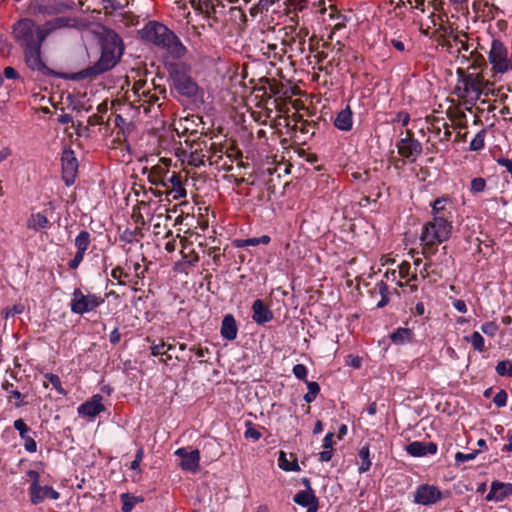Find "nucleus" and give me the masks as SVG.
I'll return each mask as SVG.
<instances>
[{
	"label": "nucleus",
	"mask_w": 512,
	"mask_h": 512,
	"mask_svg": "<svg viewBox=\"0 0 512 512\" xmlns=\"http://www.w3.org/2000/svg\"><path fill=\"white\" fill-rule=\"evenodd\" d=\"M431 206L432 220L424 224L420 237L425 258L436 253L437 246L450 238L453 229L452 201L448 197H439Z\"/></svg>",
	"instance_id": "obj_1"
},
{
	"label": "nucleus",
	"mask_w": 512,
	"mask_h": 512,
	"mask_svg": "<svg viewBox=\"0 0 512 512\" xmlns=\"http://www.w3.org/2000/svg\"><path fill=\"white\" fill-rule=\"evenodd\" d=\"M122 54V39L117 33L108 32L103 40L100 59L94 65L87 67L79 72L73 73L70 79H94L98 75L112 69L118 63Z\"/></svg>",
	"instance_id": "obj_2"
},
{
	"label": "nucleus",
	"mask_w": 512,
	"mask_h": 512,
	"mask_svg": "<svg viewBox=\"0 0 512 512\" xmlns=\"http://www.w3.org/2000/svg\"><path fill=\"white\" fill-rule=\"evenodd\" d=\"M142 39L166 50L172 57L180 59L188 50L180 38L166 25L158 21H149L140 31Z\"/></svg>",
	"instance_id": "obj_3"
},
{
	"label": "nucleus",
	"mask_w": 512,
	"mask_h": 512,
	"mask_svg": "<svg viewBox=\"0 0 512 512\" xmlns=\"http://www.w3.org/2000/svg\"><path fill=\"white\" fill-rule=\"evenodd\" d=\"M13 36L22 50L41 47L47 38L43 26L28 18L21 19L13 25Z\"/></svg>",
	"instance_id": "obj_4"
},
{
	"label": "nucleus",
	"mask_w": 512,
	"mask_h": 512,
	"mask_svg": "<svg viewBox=\"0 0 512 512\" xmlns=\"http://www.w3.org/2000/svg\"><path fill=\"white\" fill-rule=\"evenodd\" d=\"M488 60L492 66L491 71L493 75L512 71V59L508 55V49L500 40L494 39L492 41Z\"/></svg>",
	"instance_id": "obj_5"
},
{
	"label": "nucleus",
	"mask_w": 512,
	"mask_h": 512,
	"mask_svg": "<svg viewBox=\"0 0 512 512\" xmlns=\"http://www.w3.org/2000/svg\"><path fill=\"white\" fill-rule=\"evenodd\" d=\"M104 303V298L97 294H85L77 288L72 293L70 310L79 315H83L95 310Z\"/></svg>",
	"instance_id": "obj_6"
},
{
	"label": "nucleus",
	"mask_w": 512,
	"mask_h": 512,
	"mask_svg": "<svg viewBox=\"0 0 512 512\" xmlns=\"http://www.w3.org/2000/svg\"><path fill=\"white\" fill-rule=\"evenodd\" d=\"M170 76L173 80L176 90L184 96L194 97L198 92V85L187 74L184 65H175L170 69Z\"/></svg>",
	"instance_id": "obj_7"
},
{
	"label": "nucleus",
	"mask_w": 512,
	"mask_h": 512,
	"mask_svg": "<svg viewBox=\"0 0 512 512\" xmlns=\"http://www.w3.org/2000/svg\"><path fill=\"white\" fill-rule=\"evenodd\" d=\"M442 497L438 487L429 484L419 485L414 493V503L419 505H432L438 502Z\"/></svg>",
	"instance_id": "obj_8"
},
{
	"label": "nucleus",
	"mask_w": 512,
	"mask_h": 512,
	"mask_svg": "<svg viewBox=\"0 0 512 512\" xmlns=\"http://www.w3.org/2000/svg\"><path fill=\"white\" fill-rule=\"evenodd\" d=\"M61 162L63 180L67 186H70L75 181L78 169V162L74 152L71 149H65L62 153Z\"/></svg>",
	"instance_id": "obj_9"
},
{
	"label": "nucleus",
	"mask_w": 512,
	"mask_h": 512,
	"mask_svg": "<svg viewBox=\"0 0 512 512\" xmlns=\"http://www.w3.org/2000/svg\"><path fill=\"white\" fill-rule=\"evenodd\" d=\"M91 239L90 233L86 230H82L75 238L74 244L77 249L74 257L68 262L70 269H77L84 259L85 253L89 248Z\"/></svg>",
	"instance_id": "obj_10"
},
{
	"label": "nucleus",
	"mask_w": 512,
	"mask_h": 512,
	"mask_svg": "<svg viewBox=\"0 0 512 512\" xmlns=\"http://www.w3.org/2000/svg\"><path fill=\"white\" fill-rule=\"evenodd\" d=\"M175 455L181 458L179 466L182 470L196 473L200 468V452L195 449L188 452L185 448H178Z\"/></svg>",
	"instance_id": "obj_11"
},
{
	"label": "nucleus",
	"mask_w": 512,
	"mask_h": 512,
	"mask_svg": "<svg viewBox=\"0 0 512 512\" xmlns=\"http://www.w3.org/2000/svg\"><path fill=\"white\" fill-rule=\"evenodd\" d=\"M398 153L411 162H414L422 152L421 143L412 138H402L397 143Z\"/></svg>",
	"instance_id": "obj_12"
},
{
	"label": "nucleus",
	"mask_w": 512,
	"mask_h": 512,
	"mask_svg": "<svg viewBox=\"0 0 512 512\" xmlns=\"http://www.w3.org/2000/svg\"><path fill=\"white\" fill-rule=\"evenodd\" d=\"M24 60L29 69L46 73L48 67L44 63L41 55V47L23 49Z\"/></svg>",
	"instance_id": "obj_13"
},
{
	"label": "nucleus",
	"mask_w": 512,
	"mask_h": 512,
	"mask_svg": "<svg viewBox=\"0 0 512 512\" xmlns=\"http://www.w3.org/2000/svg\"><path fill=\"white\" fill-rule=\"evenodd\" d=\"M29 497L31 503L37 505L42 503L47 498L57 500L59 499L60 494L51 486L37 485L35 487H29Z\"/></svg>",
	"instance_id": "obj_14"
},
{
	"label": "nucleus",
	"mask_w": 512,
	"mask_h": 512,
	"mask_svg": "<svg viewBox=\"0 0 512 512\" xmlns=\"http://www.w3.org/2000/svg\"><path fill=\"white\" fill-rule=\"evenodd\" d=\"M105 410L101 395H94L78 407V414L94 419Z\"/></svg>",
	"instance_id": "obj_15"
},
{
	"label": "nucleus",
	"mask_w": 512,
	"mask_h": 512,
	"mask_svg": "<svg viewBox=\"0 0 512 512\" xmlns=\"http://www.w3.org/2000/svg\"><path fill=\"white\" fill-rule=\"evenodd\" d=\"M512 495V483L493 481L490 491L486 495L487 501L501 502Z\"/></svg>",
	"instance_id": "obj_16"
},
{
	"label": "nucleus",
	"mask_w": 512,
	"mask_h": 512,
	"mask_svg": "<svg viewBox=\"0 0 512 512\" xmlns=\"http://www.w3.org/2000/svg\"><path fill=\"white\" fill-rule=\"evenodd\" d=\"M252 319L258 325H263L273 319V312L261 299H257L252 304Z\"/></svg>",
	"instance_id": "obj_17"
},
{
	"label": "nucleus",
	"mask_w": 512,
	"mask_h": 512,
	"mask_svg": "<svg viewBox=\"0 0 512 512\" xmlns=\"http://www.w3.org/2000/svg\"><path fill=\"white\" fill-rule=\"evenodd\" d=\"M406 451L413 457L433 455L437 452V445L433 442L414 441L406 446Z\"/></svg>",
	"instance_id": "obj_18"
},
{
	"label": "nucleus",
	"mask_w": 512,
	"mask_h": 512,
	"mask_svg": "<svg viewBox=\"0 0 512 512\" xmlns=\"http://www.w3.org/2000/svg\"><path fill=\"white\" fill-rule=\"evenodd\" d=\"M14 428L19 432L21 439L24 441L25 450L29 453H34L37 450V444L31 437V430L26 425L23 419H17L13 423Z\"/></svg>",
	"instance_id": "obj_19"
},
{
	"label": "nucleus",
	"mask_w": 512,
	"mask_h": 512,
	"mask_svg": "<svg viewBox=\"0 0 512 512\" xmlns=\"http://www.w3.org/2000/svg\"><path fill=\"white\" fill-rule=\"evenodd\" d=\"M2 389L7 394V402L11 404L14 408H21L28 404V402L25 401V396L14 386L13 383L9 381H4L2 383Z\"/></svg>",
	"instance_id": "obj_20"
},
{
	"label": "nucleus",
	"mask_w": 512,
	"mask_h": 512,
	"mask_svg": "<svg viewBox=\"0 0 512 512\" xmlns=\"http://www.w3.org/2000/svg\"><path fill=\"white\" fill-rule=\"evenodd\" d=\"M293 500L296 504L306 507L307 512H317L318 510V499L312 490L298 492Z\"/></svg>",
	"instance_id": "obj_21"
},
{
	"label": "nucleus",
	"mask_w": 512,
	"mask_h": 512,
	"mask_svg": "<svg viewBox=\"0 0 512 512\" xmlns=\"http://www.w3.org/2000/svg\"><path fill=\"white\" fill-rule=\"evenodd\" d=\"M163 185L171 187L169 194L172 195L174 200L185 198L187 195L182 179L176 172H173L169 177H167V183H163Z\"/></svg>",
	"instance_id": "obj_22"
},
{
	"label": "nucleus",
	"mask_w": 512,
	"mask_h": 512,
	"mask_svg": "<svg viewBox=\"0 0 512 512\" xmlns=\"http://www.w3.org/2000/svg\"><path fill=\"white\" fill-rule=\"evenodd\" d=\"M220 334L223 339L228 341L236 339L238 327L233 315L227 314L224 316L221 323Z\"/></svg>",
	"instance_id": "obj_23"
},
{
	"label": "nucleus",
	"mask_w": 512,
	"mask_h": 512,
	"mask_svg": "<svg viewBox=\"0 0 512 512\" xmlns=\"http://www.w3.org/2000/svg\"><path fill=\"white\" fill-rule=\"evenodd\" d=\"M76 25V19L70 17H57L50 21H47L43 28L46 31V35L48 36L55 30L64 28V27H73Z\"/></svg>",
	"instance_id": "obj_24"
},
{
	"label": "nucleus",
	"mask_w": 512,
	"mask_h": 512,
	"mask_svg": "<svg viewBox=\"0 0 512 512\" xmlns=\"http://www.w3.org/2000/svg\"><path fill=\"white\" fill-rule=\"evenodd\" d=\"M334 125L336 128L342 131H349L352 129L353 114L349 106L337 114L334 120Z\"/></svg>",
	"instance_id": "obj_25"
},
{
	"label": "nucleus",
	"mask_w": 512,
	"mask_h": 512,
	"mask_svg": "<svg viewBox=\"0 0 512 512\" xmlns=\"http://www.w3.org/2000/svg\"><path fill=\"white\" fill-rule=\"evenodd\" d=\"M50 227V221L48 218L41 212L31 213L27 219V228L38 232L43 229H47Z\"/></svg>",
	"instance_id": "obj_26"
},
{
	"label": "nucleus",
	"mask_w": 512,
	"mask_h": 512,
	"mask_svg": "<svg viewBox=\"0 0 512 512\" xmlns=\"http://www.w3.org/2000/svg\"><path fill=\"white\" fill-rule=\"evenodd\" d=\"M465 90L469 93H474L477 97H479L482 94L484 79L480 75H469L465 81Z\"/></svg>",
	"instance_id": "obj_27"
},
{
	"label": "nucleus",
	"mask_w": 512,
	"mask_h": 512,
	"mask_svg": "<svg viewBox=\"0 0 512 512\" xmlns=\"http://www.w3.org/2000/svg\"><path fill=\"white\" fill-rule=\"evenodd\" d=\"M358 456L361 460V463L358 467V472L360 474H362V473L367 472L372 465L371 460H370L369 447L367 445L361 447V449L359 450Z\"/></svg>",
	"instance_id": "obj_28"
},
{
	"label": "nucleus",
	"mask_w": 512,
	"mask_h": 512,
	"mask_svg": "<svg viewBox=\"0 0 512 512\" xmlns=\"http://www.w3.org/2000/svg\"><path fill=\"white\" fill-rule=\"evenodd\" d=\"M390 338L394 344L402 345L412 339V332L407 328H398Z\"/></svg>",
	"instance_id": "obj_29"
},
{
	"label": "nucleus",
	"mask_w": 512,
	"mask_h": 512,
	"mask_svg": "<svg viewBox=\"0 0 512 512\" xmlns=\"http://www.w3.org/2000/svg\"><path fill=\"white\" fill-rule=\"evenodd\" d=\"M464 340L470 343L473 346V348L478 352H483L485 350V339L477 331L473 332L469 336H465Z\"/></svg>",
	"instance_id": "obj_30"
},
{
	"label": "nucleus",
	"mask_w": 512,
	"mask_h": 512,
	"mask_svg": "<svg viewBox=\"0 0 512 512\" xmlns=\"http://www.w3.org/2000/svg\"><path fill=\"white\" fill-rule=\"evenodd\" d=\"M278 465L284 471H299L300 466L295 458L292 462L288 460L285 452L281 451L278 458Z\"/></svg>",
	"instance_id": "obj_31"
},
{
	"label": "nucleus",
	"mask_w": 512,
	"mask_h": 512,
	"mask_svg": "<svg viewBox=\"0 0 512 512\" xmlns=\"http://www.w3.org/2000/svg\"><path fill=\"white\" fill-rule=\"evenodd\" d=\"M485 138H486V131L484 129H482L471 140L470 146H469L470 150L471 151L482 150L485 146Z\"/></svg>",
	"instance_id": "obj_32"
},
{
	"label": "nucleus",
	"mask_w": 512,
	"mask_h": 512,
	"mask_svg": "<svg viewBox=\"0 0 512 512\" xmlns=\"http://www.w3.org/2000/svg\"><path fill=\"white\" fill-rule=\"evenodd\" d=\"M307 388H308V392L304 395V400L305 402L307 403H311L313 402L319 391H320V386L317 382H308L307 381Z\"/></svg>",
	"instance_id": "obj_33"
},
{
	"label": "nucleus",
	"mask_w": 512,
	"mask_h": 512,
	"mask_svg": "<svg viewBox=\"0 0 512 512\" xmlns=\"http://www.w3.org/2000/svg\"><path fill=\"white\" fill-rule=\"evenodd\" d=\"M495 369L500 376L512 377V362L510 360L498 362Z\"/></svg>",
	"instance_id": "obj_34"
},
{
	"label": "nucleus",
	"mask_w": 512,
	"mask_h": 512,
	"mask_svg": "<svg viewBox=\"0 0 512 512\" xmlns=\"http://www.w3.org/2000/svg\"><path fill=\"white\" fill-rule=\"evenodd\" d=\"M44 377H45V379H47L49 381V383H51V385L55 388V390L59 394H61V395L67 394L66 390L62 387L60 378L57 375L52 374V373H47V374H45Z\"/></svg>",
	"instance_id": "obj_35"
},
{
	"label": "nucleus",
	"mask_w": 512,
	"mask_h": 512,
	"mask_svg": "<svg viewBox=\"0 0 512 512\" xmlns=\"http://www.w3.org/2000/svg\"><path fill=\"white\" fill-rule=\"evenodd\" d=\"M146 83L142 81H137L133 84L132 92L135 96L141 98H147L149 96L150 90L145 87Z\"/></svg>",
	"instance_id": "obj_36"
},
{
	"label": "nucleus",
	"mask_w": 512,
	"mask_h": 512,
	"mask_svg": "<svg viewBox=\"0 0 512 512\" xmlns=\"http://www.w3.org/2000/svg\"><path fill=\"white\" fill-rule=\"evenodd\" d=\"M478 454V450H473L472 452L469 453L457 452L455 454V462L456 464H461L467 461L474 460Z\"/></svg>",
	"instance_id": "obj_37"
},
{
	"label": "nucleus",
	"mask_w": 512,
	"mask_h": 512,
	"mask_svg": "<svg viewBox=\"0 0 512 512\" xmlns=\"http://www.w3.org/2000/svg\"><path fill=\"white\" fill-rule=\"evenodd\" d=\"M498 330L499 326L494 321L485 322L481 326V331L489 337H494L497 334Z\"/></svg>",
	"instance_id": "obj_38"
},
{
	"label": "nucleus",
	"mask_w": 512,
	"mask_h": 512,
	"mask_svg": "<svg viewBox=\"0 0 512 512\" xmlns=\"http://www.w3.org/2000/svg\"><path fill=\"white\" fill-rule=\"evenodd\" d=\"M486 188V181L482 177H476L472 179L470 190L472 193H480L483 192Z\"/></svg>",
	"instance_id": "obj_39"
},
{
	"label": "nucleus",
	"mask_w": 512,
	"mask_h": 512,
	"mask_svg": "<svg viewBox=\"0 0 512 512\" xmlns=\"http://www.w3.org/2000/svg\"><path fill=\"white\" fill-rule=\"evenodd\" d=\"M104 8H111L112 10H120L128 6V1L124 0H102Z\"/></svg>",
	"instance_id": "obj_40"
},
{
	"label": "nucleus",
	"mask_w": 512,
	"mask_h": 512,
	"mask_svg": "<svg viewBox=\"0 0 512 512\" xmlns=\"http://www.w3.org/2000/svg\"><path fill=\"white\" fill-rule=\"evenodd\" d=\"M24 311V305L16 304L13 307H8L3 311L4 317L6 319L13 317L17 314H21Z\"/></svg>",
	"instance_id": "obj_41"
},
{
	"label": "nucleus",
	"mask_w": 512,
	"mask_h": 512,
	"mask_svg": "<svg viewBox=\"0 0 512 512\" xmlns=\"http://www.w3.org/2000/svg\"><path fill=\"white\" fill-rule=\"evenodd\" d=\"M411 265L407 261H403L398 266V277L400 279H408L410 276Z\"/></svg>",
	"instance_id": "obj_42"
},
{
	"label": "nucleus",
	"mask_w": 512,
	"mask_h": 512,
	"mask_svg": "<svg viewBox=\"0 0 512 512\" xmlns=\"http://www.w3.org/2000/svg\"><path fill=\"white\" fill-rule=\"evenodd\" d=\"M507 393L504 390H500L493 398V402L497 407H504L507 404Z\"/></svg>",
	"instance_id": "obj_43"
},
{
	"label": "nucleus",
	"mask_w": 512,
	"mask_h": 512,
	"mask_svg": "<svg viewBox=\"0 0 512 512\" xmlns=\"http://www.w3.org/2000/svg\"><path fill=\"white\" fill-rule=\"evenodd\" d=\"M379 290H380V294H381V300L377 303V307L382 308V307L386 306L389 302V298L387 295L388 288L384 283H381Z\"/></svg>",
	"instance_id": "obj_44"
},
{
	"label": "nucleus",
	"mask_w": 512,
	"mask_h": 512,
	"mask_svg": "<svg viewBox=\"0 0 512 512\" xmlns=\"http://www.w3.org/2000/svg\"><path fill=\"white\" fill-rule=\"evenodd\" d=\"M294 376L300 380H305L306 377H307V368L305 365L303 364H297L293 367V370H292Z\"/></svg>",
	"instance_id": "obj_45"
},
{
	"label": "nucleus",
	"mask_w": 512,
	"mask_h": 512,
	"mask_svg": "<svg viewBox=\"0 0 512 512\" xmlns=\"http://www.w3.org/2000/svg\"><path fill=\"white\" fill-rule=\"evenodd\" d=\"M176 13L179 17H182L187 20L186 25H190V11L188 10L186 5L178 4L176 7Z\"/></svg>",
	"instance_id": "obj_46"
},
{
	"label": "nucleus",
	"mask_w": 512,
	"mask_h": 512,
	"mask_svg": "<svg viewBox=\"0 0 512 512\" xmlns=\"http://www.w3.org/2000/svg\"><path fill=\"white\" fill-rule=\"evenodd\" d=\"M166 344L164 342H160L158 344H153L151 346V354L153 356H159L166 354L165 350Z\"/></svg>",
	"instance_id": "obj_47"
},
{
	"label": "nucleus",
	"mask_w": 512,
	"mask_h": 512,
	"mask_svg": "<svg viewBox=\"0 0 512 512\" xmlns=\"http://www.w3.org/2000/svg\"><path fill=\"white\" fill-rule=\"evenodd\" d=\"M245 437L248 439L259 440L261 438V433L253 428L249 423V427L245 431Z\"/></svg>",
	"instance_id": "obj_48"
},
{
	"label": "nucleus",
	"mask_w": 512,
	"mask_h": 512,
	"mask_svg": "<svg viewBox=\"0 0 512 512\" xmlns=\"http://www.w3.org/2000/svg\"><path fill=\"white\" fill-rule=\"evenodd\" d=\"M27 476L31 480L30 487H35L37 485H40V474L36 470H29L27 472Z\"/></svg>",
	"instance_id": "obj_49"
},
{
	"label": "nucleus",
	"mask_w": 512,
	"mask_h": 512,
	"mask_svg": "<svg viewBox=\"0 0 512 512\" xmlns=\"http://www.w3.org/2000/svg\"><path fill=\"white\" fill-rule=\"evenodd\" d=\"M189 27L187 28V31H186V37H187V40L190 39V37H197L199 38L201 36V31H200V27L197 26V25H188Z\"/></svg>",
	"instance_id": "obj_50"
},
{
	"label": "nucleus",
	"mask_w": 512,
	"mask_h": 512,
	"mask_svg": "<svg viewBox=\"0 0 512 512\" xmlns=\"http://www.w3.org/2000/svg\"><path fill=\"white\" fill-rule=\"evenodd\" d=\"M333 437H334V434L332 432H329L325 435V437L323 439V448L324 449L333 450Z\"/></svg>",
	"instance_id": "obj_51"
},
{
	"label": "nucleus",
	"mask_w": 512,
	"mask_h": 512,
	"mask_svg": "<svg viewBox=\"0 0 512 512\" xmlns=\"http://www.w3.org/2000/svg\"><path fill=\"white\" fill-rule=\"evenodd\" d=\"M237 247L257 246L256 238L242 239L236 241Z\"/></svg>",
	"instance_id": "obj_52"
},
{
	"label": "nucleus",
	"mask_w": 512,
	"mask_h": 512,
	"mask_svg": "<svg viewBox=\"0 0 512 512\" xmlns=\"http://www.w3.org/2000/svg\"><path fill=\"white\" fill-rule=\"evenodd\" d=\"M111 276L113 279L117 280L119 283H123L121 281V278L123 276H127V274L124 273L123 269L121 267H116L112 270Z\"/></svg>",
	"instance_id": "obj_53"
},
{
	"label": "nucleus",
	"mask_w": 512,
	"mask_h": 512,
	"mask_svg": "<svg viewBox=\"0 0 512 512\" xmlns=\"http://www.w3.org/2000/svg\"><path fill=\"white\" fill-rule=\"evenodd\" d=\"M385 276L388 280L395 281L397 283V285L403 286V284L400 281L401 279L398 277V271H396V270L387 271Z\"/></svg>",
	"instance_id": "obj_54"
},
{
	"label": "nucleus",
	"mask_w": 512,
	"mask_h": 512,
	"mask_svg": "<svg viewBox=\"0 0 512 512\" xmlns=\"http://www.w3.org/2000/svg\"><path fill=\"white\" fill-rule=\"evenodd\" d=\"M497 163L502 166V167H505L506 170L512 175V161L508 158H498L497 159Z\"/></svg>",
	"instance_id": "obj_55"
},
{
	"label": "nucleus",
	"mask_w": 512,
	"mask_h": 512,
	"mask_svg": "<svg viewBox=\"0 0 512 512\" xmlns=\"http://www.w3.org/2000/svg\"><path fill=\"white\" fill-rule=\"evenodd\" d=\"M453 307L460 313H466L467 312V306L465 301L457 299L453 301Z\"/></svg>",
	"instance_id": "obj_56"
},
{
	"label": "nucleus",
	"mask_w": 512,
	"mask_h": 512,
	"mask_svg": "<svg viewBox=\"0 0 512 512\" xmlns=\"http://www.w3.org/2000/svg\"><path fill=\"white\" fill-rule=\"evenodd\" d=\"M4 76L7 78V79H17L19 78V74L18 72L13 68V67H6L4 69Z\"/></svg>",
	"instance_id": "obj_57"
},
{
	"label": "nucleus",
	"mask_w": 512,
	"mask_h": 512,
	"mask_svg": "<svg viewBox=\"0 0 512 512\" xmlns=\"http://www.w3.org/2000/svg\"><path fill=\"white\" fill-rule=\"evenodd\" d=\"M142 458H143V450L140 449L136 456H135V459L131 462V469L135 470V469H138L139 468V465H140V462L142 461Z\"/></svg>",
	"instance_id": "obj_58"
},
{
	"label": "nucleus",
	"mask_w": 512,
	"mask_h": 512,
	"mask_svg": "<svg viewBox=\"0 0 512 512\" xmlns=\"http://www.w3.org/2000/svg\"><path fill=\"white\" fill-rule=\"evenodd\" d=\"M109 340L112 344H117L121 340V334L117 328H115L109 335Z\"/></svg>",
	"instance_id": "obj_59"
},
{
	"label": "nucleus",
	"mask_w": 512,
	"mask_h": 512,
	"mask_svg": "<svg viewBox=\"0 0 512 512\" xmlns=\"http://www.w3.org/2000/svg\"><path fill=\"white\" fill-rule=\"evenodd\" d=\"M332 450L330 449H324V451L319 453V460L322 462H328L332 458Z\"/></svg>",
	"instance_id": "obj_60"
},
{
	"label": "nucleus",
	"mask_w": 512,
	"mask_h": 512,
	"mask_svg": "<svg viewBox=\"0 0 512 512\" xmlns=\"http://www.w3.org/2000/svg\"><path fill=\"white\" fill-rule=\"evenodd\" d=\"M191 351H195V354L198 358H204L209 353L208 348H202V347L191 348Z\"/></svg>",
	"instance_id": "obj_61"
},
{
	"label": "nucleus",
	"mask_w": 512,
	"mask_h": 512,
	"mask_svg": "<svg viewBox=\"0 0 512 512\" xmlns=\"http://www.w3.org/2000/svg\"><path fill=\"white\" fill-rule=\"evenodd\" d=\"M72 120H73L72 116L67 113L61 114L58 118V121L61 124H69L72 122Z\"/></svg>",
	"instance_id": "obj_62"
},
{
	"label": "nucleus",
	"mask_w": 512,
	"mask_h": 512,
	"mask_svg": "<svg viewBox=\"0 0 512 512\" xmlns=\"http://www.w3.org/2000/svg\"><path fill=\"white\" fill-rule=\"evenodd\" d=\"M484 84L485 85L483 86L482 94H484V95L493 94V89H492L493 84L491 82H489L488 80H484Z\"/></svg>",
	"instance_id": "obj_63"
},
{
	"label": "nucleus",
	"mask_w": 512,
	"mask_h": 512,
	"mask_svg": "<svg viewBox=\"0 0 512 512\" xmlns=\"http://www.w3.org/2000/svg\"><path fill=\"white\" fill-rule=\"evenodd\" d=\"M391 44L392 46L397 49L398 51H404L405 50V45L402 41L400 40H397V39H392L391 40Z\"/></svg>",
	"instance_id": "obj_64"
}]
</instances>
